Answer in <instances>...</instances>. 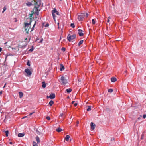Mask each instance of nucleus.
I'll list each match as a JSON object with an SVG mask.
<instances>
[{
  "label": "nucleus",
  "instance_id": "1",
  "mask_svg": "<svg viewBox=\"0 0 146 146\" xmlns=\"http://www.w3.org/2000/svg\"><path fill=\"white\" fill-rule=\"evenodd\" d=\"M40 6H38V5H35L34 8L33 10V12L32 14V15L34 14H36L37 16H38L39 15V12L40 11V9H39L38 7Z\"/></svg>",
  "mask_w": 146,
  "mask_h": 146
},
{
  "label": "nucleus",
  "instance_id": "2",
  "mask_svg": "<svg viewBox=\"0 0 146 146\" xmlns=\"http://www.w3.org/2000/svg\"><path fill=\"white\" fill-rule=\"evenodd\" d=\"M31 21L29 23H26L25 24V29L26 33L28 34L29 31L30 29L31 28Z\"/></svg>",
  "mask_w": 146,
  "mask_h": 146
},
{
  "label": "nucleus",
  "instance_id": "3",
  "mask_svg": "<svg viewBox=\"0 0 146 146\" xmlns=\"http://www.w3.org/2000/svg\"><path fill=\"white\" fill-rule=\"evenodd\" d=\"M52 14L53 16V17L54 21H55V17H56V15H59V13L57 11L55 8H54L53 10L52 11Z\"/></svg>",
  "mask_w": 146,
  "mask_h": 146
},
{
  "label": "nucleus",
  "instance_id": "4",
  "mask_svg": "<svg viewBox=\"0 0 146 146\" xmlns=\"http://www.w3.org/2000/svg\"><path fill=\"white\" fill-rule=\"evenodd\" d=\"M60 82L62 85H65L67 83V80L64 76H62L60 78Z\"/></svg>",
  "mask_w": 146,
  "mask_h": 146
},
{
  "label": "nucleus",
  "instance_id": "5",
  "mask_svg": "<svg viewBox=\"0 0 146 146\" xmlns=\"http://www.w3.org/2000/svg\"><path fill=\"white\" fill-rule=\"evenodd\" d=\"M76 36L75 34L71 36L70 34H69L67 36V39L68 40L70 41L72 40L75 38L76 37Z\"/></svg>",
  "mask_w": 146,
  "mask_h": 146
},
{
  "label": "nucleus",
  "instance_id": "6",
  "mask_svg": "<svg viewBox=\"0 0 146 146\" xmlns=\"http://www.w3.org/2000/svg\"><path fill=\"white\" fill-rule=\"evenodd\" d=\"M85 16V14L82 13L78 15V19L79 21H82Z\"/></svg>",
  "mask_w": 146,
  "mask_h": 146
},
{
  "label": "nucleus",
  "instance_id": "7",
  "mask_svg": "<svg viewBox=\"0 0 146 146\" xmlns=\"http://www.w3.org/2000/svg\"><path fill=\"white\" fill-rule=\"evenodd\" d=\"M25 72L29 76H31L32 74V72L30 71L29 69L27 68L25 70Z\"/></svg>",
  "mask_w": 146,
  "mask_h": 146
},
{
  "label": "nucleus",
  "instance_id": "8",
  "mask_svg": "<svg viewBox=\"0 0 146 146\" xmlns=\"http://www.w3.org/2000/svg\"><path fill=\"white\" fill-rule=\"evenodd\" d=\"M35 5H38V6H40L41 5L40 0H34Z\"/></svg>",
  "mask_w": 146,
  "mask_h": 146
},
{
  "label": "nucleus",
  "instance_id": "9",
  "mask_svg": "<svg viewBox=\"0 0 146 146\" xmlns=\"http://www.w3.org/2000/svg\"><path fill=\"white\" fill-rule=\"evenodd\" d=\"M78 34L80 36H83L84 35V33L82 32V31L81 29H78Z\"/></svg>",
  "mask_w": 146,
  "mask_h": 146
},
{
  "label": "nucleus",
  "instance_id": "10",
  "mask_svg": "<svg viewBox=\"0 0 146 146\" xmlns=\"http://www.w3.org/2000/svg\"><path fill=\"white\" fill-rule=\"evenodd\" d=\"M55 97V94L54 93H51L50 94L49 96V98L51 99H54Z\"/></svg>",
  "mask_w": 146,
  "mask_h": 146
},
{
  "label": "nucleus",
  "instance_id": "11",
  "mask_svg": "<svg viewBox=\"0 0 146 146\" xmlns=\"http://www.w3.org/2000/svg\"><path fill=\"white\" fill-rule=\"evenodd\" d=\"M90 125L91 127V129L92 130H94L95 129V125L94 124V123L92 122L91 123Z\"/></svg>",
  "mask_w": 146,
  "mask_h": 146
},
{
  "label": "nucleus",
  "instance_id": "12",
  "mask_svg": "<svg viewBox=\"0 0 146 146\" xmlns=\"http://www.w3.org/2000/svg\"><path fill=\"white\" fill-rule=\"evenodd\" d=\"M64 69V66L62 64H60V70L61 71H62Z\"/></svg>",
  "mask_w": 146,
  "mask_h": 146
},
{
  "label": "nucleus",
  "instance_id": "13",
  "mask_svg": "<svg viewBox=\"0 0 146 146\" xmlns=\"http://www.w3.org/2000/svg\"><path fill=\"white\" fill-rule=\"evenodd\" d=\"M111 80L112 82H114L117 80V79L115 77H112Z\"/></svg>",
  "mask_w": 146,
  "mask_h": 146
},
{
  "label": "nucleus",
  "instance_id": "14",
  "mask_svg": "<svg viewBox=\"0 0 146 146\" xmlns=\"http://www.w3.org/2000/svg\"><path fill=\"white\" fill-rule=\"evenodd\" d=\"M24 135V134L23 133H19L18 134V136L19 137H22Z\"/></svg>",
  "mask_w": 146,
  "mask_h": 146
},
{
  "label": "nucleus",
  "instance_id": "15",
  "mask_svg": "<svg viewBox=\"0 0 146 146\" xmlns=\"http://www.w3.org/2000/svg\"><path fill=\"white\" fill-rule=\"evenodd\" d=\"M42 86L43 88H45L46 87V84L45 83V82H42Z\"/></svg>",
  "mask_w": 146,
  "mask_h": 146
},
{
  "label": "nucleus",
  "instance_id": "16",
  "mask_svg": "<svg viewBox=\"0 0 146 146\" xmlns=\"http://www.w3.org/2000/svg\"><path fill=\"white\" fill-rule=\"evenodd\" d=\"M86 107H87L88 108L87 109V110L88 111H90L91 110V106H87Z\"/></svg>",
  "mask_w": 146,
  "mask_h": 146
},
{
  "label": "nucleus",
  "instance_id": "17",
  "mask_svg": "<svg viewBox=\"0 0 146 146\" xmlns=\"http://www.w3.org/2000/svg\"><path fill=\"white\" fill-rule=\"evenodd\" d=\"M62 131V129L60 127H59L56 129V131L58 132H60Z\"/></svg>",
  "mask_w": 146,
  "mask_h": 146
},
{
  "label": "nucleus",
  "instance_id": "18",
  "mask_svg": "<svg viewBox=\"0 0 146 146\" xmlns=\"http://www.w3.org/2000/svg\"><path fill=\"white\" fill-rule=\"evenodd\" d=\"M70 136L68 135H66V137L65 138V139L66 141H68L69 138H70Z\"/></svg>",
  "mask_w": 146,
  "mask_h": 146
},
{
  "label": "nucleus",
  "instance_id": "19",
  "mask_svg": "<svg viewBox=\"0 0 146 146\" xmlns=\"http://www.w3.org/2000/svg\"><path fill=\"white\" fill-rule=\"evenodd\" d=\"M19 97L20 98H21L23 96V93L22 92H19Z\"/></svg>",
  "mask_w": 146,
  "mask_h": 146
},
{
  "label": "nucleus",
  "instance_id": "20",
  "mask_svg": "<svg viewBox=\"0 0 146 146\" xmlns=\"http://www.w3.org/2000/svg\"><path fill=\"white\" fill-rule=\"evenodd\" d=\"M66 90L68 93H69L70 92H71V91H72V89L71 88H69V89H67Z\"/></svg>",
  "mask_w": 146,
  "mask_h": 146
},
{
  "label": "nucleus",
  "instance_id": "21",
  "mask_svg": "<svg viewBox=\"0 0 146 146\" xmlns=\"http://www.w3.org/2000/svg\"><path fill=\"white\" fill-rule=\"evenodd\" d=\"M54 101L52 100H51L49 102V104L50 106H52L54 104Z\"/></svg>",
  "mask_w": 146,
  "mask_h": 146
},
{
  "label": "nucleus",
  "instance_id": "22",
  "mask_svg": "<svg viewBox=\"0 0 146 146\" xmlns=\"http://www.w3.org/2000/svg\"><path fill=\"white\" fill-rule=\"evenodd\" d=\"M36 139L37 143H39L40 142L39 138L38 136H37L36 137Z\"/></svg>",
  "mask_w": 146,
  "mask_h": 146
},
{
  "label": "nucleus",
  "instance_id": "23",
  "mask_svg": "<svg viewBox=\"0 0 146 146\" xmlns=\"http://www.w3.org/2000/svg\"><path fill=\"white\" fill-rule=\"evenodd\" d=\"M26 5L29 6H30L32 5V4L30 2H28L26 3Z\"/></svg>",
  "mask_w": 146,
  "mask_h": 146
},
{
  "label": "nucleus",
  "instance_id": "24",
  "mask_svg": "<svg viewBox=\"0 0 146 146\" xmlns=\"http://www.w3.org/2000/svg\"><path fill=\"white\" fill-rule=\"evenodd\" d=\"M92 24L94 25L96 23V20L94 19H93L92 20Z\"/></svg>",
  "mask_w": 146,
  "mask_h": 146
},
{
  "label": "nucleus",
  "instance_id": "25",
  "mask_svg": "<svg viewBox=\"0 0 146 146\" xmlns=\"http://www.w3.org/2000/svg\"><path fill=\"white\" fill-rule=\"evenodd\" d=\"M83 42V40H80L79 42L78 43V45L79 46H80V45H81V44H82Z\"/></svg>",
  "mask_w": 146,
  "mask_h": 146
},
{
  "label": "nucleus",
  "instance_id": "26",
  "mask_svg": "<svg viewBox=\"0 0 146 146\" xmlns=\"http://www.w3.org/2000/svg\"><path fill=\"white\" fill-rule=\"evenodd\" d=\"M33 146H38L37 144L34 141L33 143Z\"/></svg>",
  "mask_w": 146,
  "mask_h": 146
},
{
  "label": "nucleus",
  "instance_id": "27",
  "mask_svg": "<svg viewBox=\"0 0 146 146\" xmlns=\"http://www.w3.org/2000/svg\"><path fill=\"white\" fill-rule=\"evenodd\" d=\"M141 118H142V116L141 115L139 117H138L137 118V119L136 121L135 122V124L136 123V122L138 120L141 119Z\"/></svg>",
  "mask_w": 146,
  "mask_h": 146
},
{
  "label": "nucleus",
  "instance_id": "28",
  "mask_svg": "<svg viewBox=\"0 0 146 146\" xmlns=\"http://www.w3.org/2000/svg\"><path fill=\"white\" fill-rule=\"evenodd\" d=\"M36 21H35V23L34 24L33 26V27L31 28V31H33V30H34V27H35V25L36 24Z\"/></svg>",
  "mask_w": 146,
  "mask_h": 146
},
{
  "label": "nucleus",
  "instance_id": "29",
  "mask_svg": "<svg viewBox=\"0 0 146 146\" xmlns=\"http://www.w3.org/2000/svg\"><path fill=\"white\" fill-rule=\"evenodd\" d=\"M108 92H110V93H111L112 92H113V90L112 89H108Z\"/></svg>",
  "mask_w": 146,
  "mask_h": 146
},
{
  "label": "nucleus",
  "instance_id": "30",
  "mask_svg": "<svg viewBox=\"0 0 146 146\" xmlns=\"http://www.w3.org/2000/svg\"><path fill=\"white\" fill-rule=\"evenodd\" d=\"M70 26L72 27L73 28L75 27V26L74 23H72L70 24Z\"/></svg>",
  "mask_w": 146,
  "mask_h": 146
},
{
  "label": "nucleus",
  "instance_id": "31",
  "mask_svg": "<svg viewBox=\"0 0 146 146\" xmlns=\"http://www.w3.org/2000/svg\"><path fill=\"white\" fill-rule=\"evenodd\" d=\"M6 137H8V135L9 131L8 130H7L5 132Z\"/></svg>",
  "mask_w": 146,
  "mask_h": 146
},
{
  "label": "nucleus",
  "instance_id": "32",
  "mask_svg": "<svg viewBox=\"0 0 146 146\" xmlns=\"http://www.w3.org/2000/svg\"><path fill=\"white\" fill-rule=\"evenodd\" d=\"M10 55L9 54H8V53H7V54L5 56V59L6 60V59H7V57L9 56Z\"/></svg>",
  "mask_w": 146,
  "mask_h": 146
},
{
  "label": "nucleus",
  "instance_id": "33",
  "mask_svg": "<svg viewBox=\"0 0 146 146\" xmlns=\"http://www.w3.org/2000/svg\"><path fill=\"white\" fill-rule=\"evenodd\" d=\"M83 14H85V16L86 17H88L89 15V14L88 13H83Z\"/></svg>",
  "mask_w": 146,
  "mask_h": 146
},
{
  "label": "nucleus",
  "instance_id": "34",
  "mask_svg": "<svg viewBox=\"0 0 146 146\" xmlns=\"http://www.w3.org/2000/svg\"><path fill=\"white\" fill-rule=\"evenodd\" d=\"M43 41V38H42L40 41L38 42L39 43H42V42Z\"/></svg>",
  "mask_w": 146,
  "mask_h": 146
},
{
  "label": "nucleus",
  "instance_id": "35",
  "mask_svg": "<svg viewBox=\"0 0 146 146\" xmlns=\"http://www.w3.org/2000/svg\"><path fill=\"white\" fill-rule=\"evenodd\" d=\"M6 9L5 7H4L3 8L2 11V13H3L6 10Z\"/></svg>",
  "mask_w": 146,
  "mask_h": 146
},
{
  "label": "nucleus",
  "instance_id": "36",
  "mask_svg": "<svg viewBox=\"0 0 146 146\" xmlns=\"http://www.w3.org/2000/svg\"><path fill=\"white\" fill-rule=\"evenodd\" d=\"M61 50L62 51H65L66 50V49L64 47H62V48Z\"/></svg>",
  "mask_w": 146,
  "mask_h": 146
},
{
  "label": "nucleus",
  "instance_id": "37",
  "mask_svg": "<svg viewBox=\"0 0 146 146\" xmlns=\"http://www.w3.org/2000/svg\"><path fill=\"white\" fill-rule=\"evenodd\" d=\"M46 118L48 120H49L50 119V118L49 116L47 117Z\"/></svg>",
  "mask_w": 146,
  "mask_h": 146
},
{
  "label": "nucleus",
  "instance_id": "38",
  "mask_svg": "<svg viewBox=\"0 0 146 146\" xmlns=\"http://www.w3.org/2000/svg\"><path fill=\"white\" fill-rule=\"evenodd\" d=\"M27 64L29 66H30V65L29 61H28V62H27Z\"/></svg>",
  "mask_w": 146,
  "mask_h": 146
},
{
  "label": "nucleus",
  "instance_id": "39",
  "mask_svg": "<svg viewBox=\"0 0 146 146\" xmlns=\"http://www.w3.org/2000/svg\"><path fill=\"white\" fill-rule=\"evenodd\" d=\"M34 113H35L34 112H33L32 113H30L28 116H29V115L31 116V115H32Z\"/></svg>",
  "mask_w": 146,
  "mask_h": 146
},
{
  "label": "nucleus",
  "instance_id": "40",
  "mask_svg": "<svg viewBox=\"0 0 146 146\" xmlns=\"http://www.w3.org/2000/svg\"><path fill=\"white\" fill-rule=\"evenodd\" d=\"M33 48H32L30 49L29 50V51H31V52H32L33 51Z\"/></svg>",
  "mask_w": 146,
  "mask_h": 146
},
{
  "label": "nucleus",
  "instance_id": "41",
  "mask_svg": "<svg viewBox=\"0 0 146 146\" xmlns=\"http://www.w3.org/2000/svg\"><path fill=\"white\" fill-rule=\"evenodd\" d=\"M143 117L144 119H145L146 117V115L144 114L143 116Z\"/></svg>",
  "mask_w": 146,
  "mask_h": 146
},
{
  "label": "nucleus",
  "instance_id": "42",
  "mask_svg": "<svg viewBox=\"0 0 146 146\" xmlns=\"http://www.w3.org/2000/svg\"><path fill=\"white\" fill-rule=\"evenodd\" d=\"M62 115H63V114L62 113H61L60 114V115L59 116V117H61L62 116Z\"/></svg>",
  "mask_w": 146,
  "mask_h": 146
},
{
  "label": "nucleus",
  "instance_id": "43",
  "mask_svg": "<svg viewBox=\"0 0 146 146\" xmlns=\"http://www.w3.org/2000/svg\"><path fill=\"white\" fill-rule=\"evenodd\" d=\"M49 26V24H46L45 25L46 27H48Z\"/></svg>",
  "mask_w": 146,
  "mask_h": 146
},
{
  "label": "nucleus",
  "instance_id": "44",
  "mask_svg": "<svg viewBox=\"0 0 146 146\" xmlns=\"http://www.w3.org/2000/svg\"><path fill=\"white\" fill-rule=\"evenodd\" d=\"M77 103H75L74 104V106H77Z\"/></svg>",
  "mask_w": 146,
  "mask_h": 146
},
{
  "label": "nucleus",
  "instance_id": "45",
  "mask_svg": "<svg viewBox=\"0 0 146 146\" xmlns=\"http://www.w3.org/2000/svg\"><path fill=\"white\" fill-rule=\"evenodd\" d=\"M27 117V116H24V117H23L22 118V119H24V118H26Z\"/></svg>",
  "mask_w": 146,
  "mask_h": 146
},
{
  "label": "nucleus",
  "instance_id": "46",
  "mask_svg": "<svg viewBox=\"0 0 146 146\" xmlns=\"http://www.w3.org/2000/svg\"><path fill=\"white\" fill-rule=\"evenodd\" d=\"M2 93V91H0V95H1Z\"/></svg>",
  "mask_w": 146,
  "mask_h": 146
},
{
  "label": "nucleus",
  "instance_id": "47",
  "mask_svg": "<svg viewBox=\"0 0 146 146\" xmlns=\"http://www.w3.org/2000/svg\"><path fill=\"white\" fill-rule=\"evenodd\" d=\"M79 121H77V122H76V123H77V124H79Z\"/></svg>",
  "mask_w": 146,
  "mask_h": 146
},
{
  "label": "nucleus",
  "instance_id": "48",
  "mask_svg": "<svg viewBox=\"0 0 146 146\" xmlns=\"http://www.w3.org/2000/svg\"><path fill=\"white\" fill-rule=\"evenodd\" d=\"M110 19H108V20H107V22H108V23H109V22H110Z\"/></svg>",
  "mask_w": 146,
  "mask_h": 146
},
{
  "label": "nucleus",
  "instance_id": "49",
  "mask_svg": "<svg viewBox=\"0 0 146 146\" xmlns=\"http://www.w3.org/2000/svg\"><path fill=\"white\" fill-rule=\"evenodd\" d=\"M75 102V101H72V104H73Z\"/></svg>",
  "mask_w": 146,
  "mask_h": 146
},
{
  "label": "nucleus",
  "instance_id": "50",
  "mask_svg": "<svg viewBox=\"0 0 146 146\" xmlns=\"http://www.w3.org/2000/svg\"><path fill=\"white\" fill-rule=\"evenodd\" d=\"M9 143L11 144H13V143L12 142H10Z\"/></svg>",
  "mask_w": 146,
  "mask_h": 146
},
{
  "label": "nucleus",
  "instance_id": "51",
  "mask_svg": "<svg viewBox=\"0 0 146 146\" xmlns=\"http://www.w3.org/2000/svg\"><path fill=\"white\" fill-rule=\"evenodd\" d=\"M2 50V48L1 47H0V52H1V51Z\"/></svg>",
  "mask_w": 146,
  "mask_h": 146
},
{
  "label": "nucleus",
  "instance_id": "52",
  "mask_svg": "<svg viewBox=\"0 0 146 146\" xmlns=\"http://www.w3.org/2000/svg\"><path fill=\"white\" fill-rule=\"evenodd\" d=\"M39 38L38 37V38H36V41H37V40H39Z\"/></svg>",
  "mask_w": 146,
  "mask_h": 146
},
{
  "label": "nucleus",
  "instance_id": "53",
  "mask_svg": "<svg viewBox=\"0 0 146 146\" xmlns=\"http://www.w3.org/2000/svg\"><path fill=\"white\" fill-rule=\"evenodd\" d=\"M6 85V83H5V84L4 86H3V87L4 88H5V86Z\"/></svg>",
  "mask_w": 146,
  "mask_h": 146
},
{
  "label": "nucleus",
  "instance_id": "54",
  "mask_svg": "<svg viewBox=\"0 0 146 146\" xmlns=\"http://www.w3.org/2000/svg\"><path fill=\"white\" fill-rule=\"evenodd\" d=\"M108 19H111V17L110 16H109V17H108Z\"/></svg>",
  "mask_w": 146,
  "mask_h": 146
},
{
  "label": "nucleus",
  "instance_id": "55",
  "mask_svg": "<svg viewBox=\"0 0 146 146\" xmlns=\"http://www.w3.org/2000/svg\"><path fill=\"white\" fill-rule=\"evenodd\" d=\"M59 23H57L58 26H59Z\"/></svg>",
  "mask_w": 146,
  "mask_h": 146
},
{
  "label": "nucleus",
  "instance_id": "56",
  "mask_svg": "<svg viewBox=\"0 0 146 146\" xmlns=\"http://www.w3.org/2000/svg\"><path fill=\"white\" fill-rule=\"evenodd\" d=\"M47 98H49V97H48V96H47Z\"/></svg>",
  "mask_w": 146,
  "mask_h": 146
},
{
  "label": "nucleus",
  "instance_id": "57",
  "mask_svg": "<svg viewBox=\"0 0 146 146\" xmlns=\"http://www.w3.org/2000/svg\"><path fill=\"white\" fill-rule=\"evenodd\" d=\"M58 28L59 29L60 28L59 26H58Z\"/></svg>",
  "mask_w": 146,
  "mask_h": 146
},
{
  "label": "nucleus",
  "instance_id": "58",
  "mask_svg": "<svg viewBox=\"0 0 146 146\" xmlns=\"http://www.w3.org/2000/svg\"><path fill=\"white\" fill-rule=\"evenodd\" d=\"M112 139H113V138H111V141H112Z\"/></svg>",
  "mask_w": 146,
  "mask_h": 146
},
{
  "label": "nucleus",
  "instance_id": "59",
  "mask_svg": "<svg viewBox=\"0 0 146 146\" xmlns=\"http://www.w3.org/2000/svg\"><path fill=\"white\" fill-rule=\"evenodd\" d=\"M7 42H5V43L4 44H7Z\"/></svg>",
  "mask_w": 146,
  "mask_h": 146
},
{
  "label": "nucleus",
  "instance_id": "60",
  "mask_svg": "<svg viewBox=\"0 0 146 146\" xmlns=\"http://www.w3.org/2000/svg\"><path fill=\"white\" fill-rule=\"evenodd\" d=\"M141 138L142 139V135H141Z\"/></svg>",
  "mask_w": 146,
  "mask_h": 146
},
{
  "label": "nucleus",
  "instance_id": "61",
  "mask_svg": "<svg viewBox=\"0 0 146 146\" xmlns=\"http://www.w3.org/2000/svg\"><path fill=\"white\" fill-rule=\"evenodd\" d=\"M30 38H29V41H30Z\"/></svg>",
  "mask_w": 146,
  "mask_h": 146
},
{
  "label": "nucleus",
  "instance_id": "62",
  "mask_svg": "<svg viewBox=\"0 0 146 146\" xmlns=\"http://www.w3.org/2000/svg\"><path fill=\"white\" fill-rule=\"evenodd\" d=\"M60 1H62V0H60Z\"/></svg>",
  "mask_w": 146,
  "mask_h": 146
}]
</instances>
